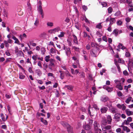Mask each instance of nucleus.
Instances as JSON below:
<instances>
[{"label": "nucleus", "mask_w": 133, "mask_h": 133, "mask_svg": "<svg viewBox=\"0 0 133 133\" xmlns=\"http://www.w3.org/2000/svg\"><path fill=\"white\" fill-rule=\"evenodd\" d=\"M99 52L98 49L96 48H94L92 50V51L91 52V55L94 57H96L98 55Z\"/></svg>", "instance_id": "obj_1"}, {"label": "nucleus", "mask_w": 133, "mask_h": 133, "mask_svg": "<svg viewBox=\"0 0 133 133\" xmlns=\"http://www.w3.org/2000/svg\"><path fill=\"white\" fill-rule=\"evenodd\" d=\"M60 30V28L59 27H57L55 28L52 29L50 30L48 32L50 33H55L56 32H58Z\"/></svg>", "instance_id": "obj_2"}, {"label": "nucleus", "mask_w": 133, "mask_h": 133, "mask_svg": "<svg viewBox=\"0 0 133 133\" xmlns=\"http://www.w3.org/2000/svg\"><path fill=\"white\" fill-rule=\"evenodd\" d=\"M103 88L106 89L108 92H110L113 91V88L112 87H109L106 85L103 86Z\"/></svg>", "instance_id": "obj_3"}, {"label": "nucleus", "mask_w": 133, "mask_h": 133, "mask_svg": "<svg viewBox=\"0 0 133 133\" xmlns=\"http://www.w3.org/2000/svg\"><path fill=\"white\" fill-rule=\"evenodd\" d=\"M128 69L133 67V59H130L128 64Z\"/></svg>", "instance_id": "obj_4"}, {"label": "nucleus", "mask_w": 133, "mask_h": 133, "mask_svg": "<svg viewBox=\"0 0 133 133\" xmlns=\"http://www.w3.org/2000/svg\"><path fill=\"white\" fill-rule=\"evenodd\" d=\"M116 88L120 90H122L123 89V86L121 85V83L118 84H117L115 86Z\"/></svg>", "instance_id": "obj_5"}, {"label": "nucleus", "mask_w": 133, "mask_h": 133, "mask_svg": "<svg viewBox=\"0 0 133 133\" xmlns=\"http://www.w3.org/2000/svg\"><path fill=\"white\" fill-rule=\"evenodd\" d=\"M121 116V114L119 113H117L116 114L115 116V118L116 121L118 122L120 120V117Z\"/></svg>", "instance_id": "obj_6"}, {"label": "nucleus", "mask_w": 133, "mask_h": 133, "mask_svg": "<svg viewBox=\"0 0 133 133\" xmlns=\"http://www.w3.org/2000/svg\"><path fill=\"white\" fill-rule=\"evenodd\" d=\"M121 127H122L123 130L127 132H129L130 131V129L127 126L121 125Z\"/></svg>", "instance_id": "obj_7"}, {"label": "nucleus", "mask_w": 133, "mask_h": 133, "mask_svg": "<svg viewBox=\"0 0 133 133\" xmlns=\"http://www.w3.org/2000/svg\"><path fill=\"white\" fill-rule=\"evenodd\" d=\"M67 131L69 133H72L73 132L72 128L69 125H67Z\"/></svg>", "instance_id": "obj_8"}, {"label": "nucleus", "mask_w": 133, "mask_h": 133, "mask_svg": "<svg viewBox=\"0 0 133 133\" xmlns=\"http://www.w3.org/2000/svg\"><path fill=\"white\" fill-rule=\"evenodd\" d=\"M125 112L128 116H129L133 114V112L130 111L129 109H127L125 110Z\"/></svg>", "instance_id": "obj_9"}, {"label": "nucleus", "mask_w": 133, "mask_h": 133, "mask_svg": "<svg viewBox=\"0 0 133 133\" xmlns=\"http://www.w3.org/2000/svg\"><path fill=\"white\" fill-rule=\"evenodd\" d=\"M16 55L17 57H21L23 56L24 54L22 51L20 50L16 53Z\"/></svg>", "instance_id": "obj_10"}, {"label": "nucleus", "mask_w": 133, "mask_h": 133, "mask_svg": "<svg viewBox=\"0 0 133 133\" xmlns=\"http://www.w3.org/2000/svg\"><path fill=\"white\" fill-rule=\"evenodd\" d=\"M65 51L67 56H69L71 53L70 49L69 48H66Z\"/></svg>", "instance_id": "obj_11"}, {"label": "nucleus", "mask_w": 133, "mask_h": 133, "mask_svg": "<svg viewBox=\"0 0 133 133\" xmlns=\"http://www.w3.org/2000/svg\"><path fill=\"white\" fill-rule=\"evenodd\" d=\"M12 38L15 41L14 43H17L18 44H19V41L18 39L17 38L15 37L14 36H13L12 37Z\"/></svg>", "instance_id": "obj_12"}, {"label": "nucleus", "mask_w": 133, "mask_h": 133, "mask_svg": "<svg viewBox=\"0 0 133 133\" xmlns=\"http://www.w3.org/2000/svg\"><path fill=\"white\" fill-rule=\"evenodd\" d=\"M72 36L74 37L73 41L74 43L78 44V42L77 37L74 35L73 34Z\"/></svg>", "instance_id": "obj_13"}, {"label": "nucleus", "mask_w": 133, "mask_h": 133, "mask_svg": "<svg viewBox=\"0 0 133 133\" xmlns=\"http://www.w3.org/2000/svg\"><path fill=\"white\" fill-rule=\"evenodd\" d=\"M107 119L108 124H110L112 121V119L111 116L109 115L107 117Z\"/></svg>", "instance_id": "obj_14"}, {"label": "nucleus", "mask_w": 133, "mask_h": 133, "mask_svg": "<svg viewBox=\"0 0 133 133\" xmlns=\"http://www.w3.org/2000/svg\"><path fill=\"white\" fill-rule=\"evenodd\" d=\"M108 109L107 107H104L101 109V111L102 113H105L107 111Z\"/></svg>", "instance_id": "obj_15"}, {"label": "nucleus", "mask_w": 133, "mask_h": 133, "mask_svg": "<svg viewBox=\"0 0 133 133\" xmlns=\"http://www.w3.org/2000/svg\"><path fill=\"white\" fill-rule=\"evenodd\" d=\"M26 35L25 33H24L22 35H20L19 36V38L21 40H22L24 38H26Z\"/></svg>", "instance_id": "obj_16"}, {"label": "nucleus", "mask_w": 133, "mask_h": 133, "mask_svg": "<svg viewBox=\"0 0 133 133\" xmlns=\"http://www.w3.org/2000/svg\"><path fill=\"white\" fill-rule=\"evenodd\" d=\"M94 125L95 129L96 130H98V126L96 121L94 122Z\"/></svg>", "instance_id": "obj_17"}, {"label": "nucleus", "mask_w": 133, "mask_h": 133, "mask_svg": "<svg viewBox=\"0 0 133 133\" xmlns=\"http://www.w3.org/2000/svg\"><path fill=\"white\" fill-rule=\"evenodd\" d=\"M119 48H121L123 50H124V49H126V48L123 45V44H122L121 43H119V45H118Z\"/></svg>", "instance_id": "obj_18"}, {"label": "nucleus", "mask_w": 133, "mask_h": 133, "mask_svg": "<svg viewBox=\"0 0 133 133\" xmlns=\"http://www.w3.org/2000/svg\"><path fill=\"white\" fill-rule=\"evenodd\" d=\"M129 122L128 121V120H125L122 123V125H121L124 126L125 124L126 125H128L129 124Z\"/></svg>", "instance_id": "obj_19"}, {"label": "nucleus", "mask_w": 133, "mask_h": 133, "mask_svg": "<svg viewBox=\"0 0 133 133\" xmlns=\"http://www.w3.org/2000/svg\"><path fill=\"white\" fill-rule=\"evenodd\" d=\"M29 42L30 45L33 46H35L37 45V44L34 43L32 41H29Z\"/></svg>", "instance_id": "obj_20"}, {"label": "nucleus", "mask_w": 133, "mask_h": 133, "mask_svg": "<svg viewBox=\"0 0 133 133\" xmlns=\"http://www.w3.org/2000/svg\"><path fill=\"white\" fill-rule=\"evenodd\" d=\"M8 14L7 11L5 9L4 10H3L4 16L7 18L8 17Z\"/></svg>", "instance_id": "obj_21"}, {"label": "nucleus", "mask_w": 133, "mask_h": 133, "mask_svg": "<svg viewBox=\"0 0 133 133\" xmlns=\"http://www.w3.org/2000/svg\"><path fill=\"white\" fill-rule=\"evenodd\" d=\"M132 99V97H129L127 98L125 101V103L127 104H129L130 102Z\"/></svg>", "instance_id": "obj_22"}, {"label": "nucleus", "mask_w": 133, "mask_h": 133, "mask_svg": "<svg viewBox=\"0 0 133 133\" xmlns=\"http://www.w3.org/2000/svg\"><path fill=\"white\" fill-rule=\"evenodd\" d=\"M38 10L39 11L41 15L43 14V10L42 6H39L38 8Z\"/></svg>", "instance_id": "obj_23"}, {"label": "nucleus", "mask_w": 133, "mask_h": 133, "mask_svg": "<svg viewBox=\"0 0 133 133\" xmlns=\"http://www.w3.org/2000/svg\"><path fill=\"white\" fill-rule=\"evenodd\" d=\"M65 87L67 89L70 90L72 91L73 88V87L71 85H68L65 86Z\"/></svg>", "instance_id": "obj_24"}, {"label": "nucleus", "mask_w": 133, "mask_h": 133, "mask_svg": "<svg viewBox=\"0 0 133 133\" xmlns=\"http://www.w3.org/2000/svg\"><path fill=\"white\" fill-rule=\"evenodd\" d=\"M41 121L45 125H47L48 124V122L46 120H45L43 118H41Z\"/></svg>", "instance_id": "obj_25"}, {"label": "nucleus", "mask_w": 133, "mask_h": 133, "mask_svg": "<svg viewBox=\"0 0 133 133\" xmlns=\"http://www.w3.org/2000/svg\"><path fill=\"white\" fill-rule=\"evenodd\" d=\"M50 53L52 54H54L56 53V51L53 48H51L50 50Z\"/></svg>", "instance_id": "obj_26"}, {"label": "nucleus", "mask_w": 133, "mask_h": 133, "mask_svg": "<svg viewBox=\"0 0 133 133\" xmlns=\"http://www.w3.org/2000/svg\"><path fill=\"white\" fill-rule=\"evenodd\" d=\"M118 29H115L114 30L113 33L115 34V36H117L118 34Z\"/></svg>", "instance_id": "obj_27"}, {"label": "nucleus", "mask_w": 133, "mask_h": 133, "mask_svg": "<svg viewBox=\"0 0 133 133\" xmlns=\"http://www.w3.org/2000/svg\"><path fill=\"white\" fill-rule=\"evenodd\" d=\"M47 25L48 26L52 27L54 25L53 23L52 22H48L47 23Z\"/></svg>", "instance_id": "obj_28"}, {"label": "nucleus", "mask_w": 133, "mask_h": 133, "mask_svg": "<svg viewBox=\"0 0 133 133\" xmlns=\"http://www.w3.org/2000/svg\"><path fill=\"white\" fill-rule=\"evenodd\" d=\"M4 43L5 45V46L6 47L8 48L9 46V45L8 44V43L6 41H4Z\"/></svg>", "instance_id": "obj_29"}, {"label": "nucleus", "mask_w": 133, "mask_h": 133, "mask_svg": "<svg viewBox=\"0 0 133 133\" xmlns=\"http://www.w3.org/2000/svg\"><path fill=\"white\" fill-rule=\"evenodd\" d=\"M39 23V21L37 18L36 19L34 23V25L36 26H37Z\"/></svg>", "instance_id": "obj_30"}, {"label": "nucleus", "mask_w": 133, "mask_h": 133, "mask_svg": "<svg viewBox=\"0 0 133 133\" xmlns=\"http://www.w3.org/2000/svg\"><path fill=\"white\" fill-rule=\"evenodd\" d=\"M108 99V97H103L101 98V100L104 102H105Z\"/></svg>", "instance_id": "obj_31"}, {"label": "nucleus", "mask_w": 133, "mask_h": 133, "mask_svg": "<svg viewBox=\"0 0 133 133\" xmlns=\"http://www.w3.org/2000/svg\"><path fill=\"white\" fill-rule=\"evenodd\" d=\"M110 21V24H112L115 22V19L114 18H111Z\"/></svg>", "instance_id": "obj_32"}, {"label": "nucleus", "mask_w": 133, "mask_h": 133, "mask_svg": "<svg viewBox=\"0 0 133 133\" xmlns=\"http://www.w3.org/2000/svg\"><path fill=\"white\" fill-rule=\"evenodd\" d=\"M36 72L39 76H40L42 74V72L39 69H37L36 71Z\"/></svg>", "instance_id": "obj_33"}, {"label": "nucleus", "mask_w": 133, "mask_h": 133, "mask_svg": "<svg viewBox=\"0 0 133 133\" xmlns=\"http://www.w3.org/2000/svg\"><path fill=\"white\" fill-rule=\"evenodd\" d=\"M76 63H77L76 65L74 64L72 65V66L74 68H77V65H79L78 61H77Z\"/></svg>", "instance_id": "obj_34"}, {"label": "nucleus", "mask_w": 133, "mask_h": 133, "mask_svg": "<svg viewBox=\"0 0 133 133\" xmlns=\"http://www.w3.org/2000/svg\"><path fill=\"white\" fill-rule=\"evenodd\" d=\"M25 77V76L23 75L22 73L19 74V78L21 79H23Z\"/></svg>", "instance_id": "obj_35"}, {"label": "nucleus", "mask_w": 133, "mask_h": 133, "mask_svg": "<svg viewBox=\"0 0 133 133\" xmlns=\"http://www.w3.org/2000/svg\"><path fill=\"white\" fill-rule=\"evenodd\" d=\"M61 124L63 126L66 127H67V125H68L66 123L63 121H62L61 122Z\"/></svg>", "instance_id": "obj_36"}, {"label": "nucleus", "mask_w": 133, "mask_h": 133, "mask_svg": "<svg viewBox=\"0 0 133 133\" xmlns=\"http://www.w3.org/2000/svg\"><path fill=\"white\" fill-rule=\"evenodd\" d=\"M50 57L49 56H46L45 58V61L47 62H48L49 60V59L50 58Z\"/></svg>", "instance_id": "obj_37"}, {"label": "nucleus", "mask_w": 133, "mask_h": 133, "mask_svg": "<svg viewBox=\"0 0 133 133\" xmlns=\"http://www.w3.org/2000/svg\"><path fill=\"white\" fill-rule=\"evenodd\" d=\"M65 33L63 32H61L60 34L58 35V37H61L64 36Z\"/></svg>", "instance_id": "obj_38"}, {"label": "nucleus", "mask_w": 133, "mask_h": 133, "mask_svg": "<svg viewBox=\"0 0 133 133\" xmlns=\"http://www.w3.org/2000/svg\"><path fill=\"white\" fill-rule=\"evenodd\" d=\"M41 51L42 54H45V48H41Z\"/></svg>", "instance_id": "obj_39"}, {"label": "nucleus", "mask_w": 133, "mask_h": 133, "mask_svg": "<svg viewBox=\"0 0 133 133\" xmlns=\"http://www.w3.org/2000/svg\"><path fill=\"white\" fill-rule=\"evenodd\" d=\"M1 119L3 121H4L6 120V119H5V118H4V116L3 114H1Z\"/></svg>", "instance_id": "obj_40"}, {"label": "nucleus", "mask_w": 133, "mask_h": 133, "mask_svg": "<svg viewBox=\"0 0 133 133\" xmlns=\"http://www.w3.org/2000/svg\"><path fill=\"white\" fill-rule=\"evenodd\" d=\"M90 128V126L88 125H86L84 127V128L86 130H89Z\"/></svg>", "instance_id": "obj_41"}, {"label": "nucleus", "mask_w": 133, "mask_h": 133, "mask_svg": "<svg viewBox=\"0 0 133 133\" xmlns=\"http://www.w3.org/2000/svg\"><path fill=\"white\" fill-rule=\"evenodd\" d=\"M32 58L34 60L36 61L37 58V55H34L32 56Z\"/></svg>", "instance_id": "obj_42"}, {"label": "nucleus", "mask_w": 133, "mask_h": 133, "mask_svg": "<svg viewBox=\"0 0 133 133\" xmlns=\"http://www.w3.org/2000/svg\"><path fill=\"white\" fill-rule=\"evenodd\" d=\"M121 12L119 11H117L115 14V15L117 16H118L120 15Z\"/></svg>", "instance_id": "obj_43"}, {"label": "nucleus", "mask_w": 133, "mask_h": 133, "mask_svg": "<svg viewBox=\"0 0 133 133\" xmlns=\"http://www.w3.org/2000/svg\"><path fill=\"white\" fill-rule=\"evenodd\" d=\"M125 56L127 57H129L130 56V55L129 52L127 51L126 52Z\"/></svg>", "instance_id": "obj_44"}, {"label": "nucleus", "mask_w": 133, "mask_h": 133, "mask_svg": "<svg viewBox=\"0 0 133 133\" xmlns=\"http://www.w3.org/2000/svg\"><path fill=\"white\" fill-rule=\"evenodd\" d=\"M117 94L118 96L119 97H121L122 96V94L121 92L120 91H119L117 92Z\"/></svg>", "instance_id": "obj_45"}, {"label": "nucleus", "mask_w": 133, "mask_h": 133, "mask_svg": "<svg viewBox=\"0 0 133 133\" xmlns=\"http://www.w3.org/2000/svg\"><path fill=\"white\" fill-rule=\"evenodd\" d=\"M20 50H18V49L17 46H16L15 47V53H17V52H18Z\"/></svg>", "instance_id": "obj_46"}, {"label": "nucleus", "mask_w": 133, "mask_h": 133, "mask_svg": "<svg viewBox=\"0 0 133 133\" xmlns=\"http://www.w3.org/2000/svg\"><path fill=\"white\" fill-rule=\"evenodd\" d=\"M20 50H18V49L17 46H16L15 47V53H17V52H18Z\"/></svg>", "instance_id": "obj_47"}, {"label": "nucleus", "mask_w": 133, "mask_h": 133, "mask_svg": "<svg viewBox=\"0 0 133 133\" xmlns=\"http://www.w3.org/2000/svg\"><path fill=\"white\" fill-rule=\"evenodd\" d=\"M101 4L103 7H105L107 5V3L105 2H102L101 3Z\"/></svg>", "instance_id": "obj_48"}, {"label": "nucleus", "mask_w": 133, "mask_h": 133, "mask_svg": "<svg viewBox=\"0 0 133 133\" xmlns=\"http://www.w3.org/2000/svg\"><path fill=\"white\" fill-rule=\"evenodd\" d=\"M108 12L109 13H111L112 12V8L111 7H109L108 9Z\"/></svg>", "instance_id": "obj_49"}, {"label": "nucleus", "mask_w": 133, "mask_h": 133, "mask_svg": "<svg viewBox=\"0 0 133 133\" xmlns=\"http://www.w3.org/2000/svg\"><path fill=\"white\" fill-rule=\"evenodd\" d=\"M38 65L41 68H42V62L40 61H39L38 62Z\"/></svg>", "instance_id": "obj_50"}, {"label": "nucleus", "mask_w": 133, "mask_h": 133, "mask_svg": "<svg viewBox=\"0 0 133 133\" xmlns=\"http://www.w3.org/2000/svg\"><path fill=\"white\" fill-rule=\"evenodd\" d=\"M82 8L85 11L87 9V7L86 6L84 5H83L82 6Z\"/></svg>", "instance_id": "obj_51"}, {"label": "nucleus", "mask_w": 133, "mask_h": 133, "mask_svg": "<svg viewBox=\"0 0 133 133\" xmlns=\"http://www.w3.org/2000/svg\"><path fill=\"white\" fill-rule=\"evenodd\" d=\"M102 39L104 41L107 42L108 41L107 37L105 36H104L102 37Z\"/></svg>", "instance_id": "obj_52"}, {"label": "nucleus", "mask_w": 133, "mask_h": 133, "mask_svg": "<svg viewBox=\"0 0 133 133\" xmlns=\"http://www.w3.org/2000/svg\"><path fill=\"white\" fill-rule=\"evenodd\" d=\"M97 28L99 29H101L102 28V26L101 25V23L98 24L97 26Z\"/></svg>", "instance_id": "obj_53"}, {"label": "nucleus", "mask_w": 133, "mask_h": 133, "mask_svg": "<svg viewBox=\"0 0 133 133\" xmlns=\"http://www.w3.org/2000/svg\"><path fill=\"white\" fill-rule=\"evenodd\" d=\"M111 128V126L110 125H107L105 127V129L107 130L110 129Z\"/></svg>", "instance_id": "obj_54"}, {"label": "nucleus", "mask_w": 133, "mask_h": 133, "mask_svg": "<svg viewBox=\"0 0 133 133\" xmlns=\"http://www.w3.org/2000/svg\"><path fill=\"white\" fill-rule=\"evenodd\" d=\"M114 82L115 83L116 85L117 84H118L119 83H120V81L118 79L115 80L114 81Z\"/></svg>", "instance_id": "obj_55"}, {"label": "nucleus", "mask_w": 133, "mask_h": 133, "mask_svg": "<svg viewBox=\"0 0 133 133\" xmlns=\"http://www.w3.org/2000/svg\"><path fill=\"white\" fill-rule=\"evenodd\" d=\"M59 72L61 73L60 75V77H61V78L62 79H63V74L62 72V71H59Z\"/></svg>", "instance_id": "obj_56"}, {"label": "nucleus", "mask_w": 133, "mask_h": 133, "mask_svg": "<svg viewBox=\"0 0 133 133\" xmlns=\"http://www.w3.org/2000/svg\"><path fill=\"white\" fill-rule=\"evenodd\" d=\"M123 74L124 75L126 76H127L128 75V73L127 71L125 70L123 72Z\"/></svg>", "instance_id": "obj_57"}, {"label": "nucleus", "mask_w": 133, "mask_h": 133, "mask_svg": "<svg viewBox=\"0 0 133 133\" xmlns=\"http://www.w3.org/2000/svg\"><path fill=\"white\" fill-rule=\"evenodd\" d=\"M127 120L129 122H131L132 121V118L131 117H129L128 118Z\"/></svg>", "instance_id": "obj_58"}, {"label": "nucleus", "mask_w": 133, "mask_h": 133, "mask_svg": "<svg viewBox=\"0 0 133 133\" xmlns=\"http://www.w3.org/2000/svg\"><path fill=\"white\" fill-rule=\"evenodd\" d=\"M105 71V70L104 69H102V70L100 71V73L101 75H102L103 74V73H104Z\"/></svg>", "instance_id": "obj_59"}, {"label": "nucleus", "mask_w": 133, "mask_h": 133, "mask_svg": "<svg viewBox=\"0 0 133 133\" xmlns=\"http://www.w3.org/2000/svg\"><path fill=\"white\" fill-rule=\"evenodd\" d=\"M127 82L128 83H131L132 82V81L131 79L130 78L128 79L127 81Z\"/></svg>", "instance_id": "obj_60"}, {"label": "nucleus", "mask_w": 133, "mask_h": 133, "mask_svg": "<svg viewBox=\"0 0 133 133\" xmlns=\"http://www.w3.org/2000/svg\"><path fill=\"white\" fill-rule=\"evenodd\" d=\"M82 20H84L85 21L87 22H88V19L86 18V17L85 16H83V19H82Z\"/></svg>", "instance_id": "obj_61"}, {"label": "nucleus", "mask_w": 133, "mask_h": 133, "mask_svg": "<svg viewBox=\"0 0 133 133\" xmlns=\"http://www.w3.org/2000/svg\"><path fill=\"white\" fill-rule=\"evenodd\" d=\"M93 108L99 110V109L98 108L97 106L95 104H94L93 105Z\"/></svg>", "instance_id": "obj_62"}, {"label": "nucleus", "mask_w": 133, "mask_h": 133, "mask_svg": "<svg viewBox=\"0 0 133 133\" xmlns=\"http://www.w3.org/2000/svg\"><path fill=\"white\" fill-rule=\"evenodd\" d=\"M122 22L121 21H119L117 22V24L118 25H121L122 24Z\"/></svg>", "instance_id": "obj_63"}, {"label": "nucleus", "mask_w": 133, "mask_h": 133, "mask_svg": "<svg viewBox=\"0 0 133 133\" xmlns=\"http://www.w3.org/2000/svg\"><path fill=\"white\" fill-rule=\"evenodd\" d=\"M37 81L40 84H42L43 83V82L41 80L37 79Z\"/></svg>", "instance_id": "obj_64"}]
</instances>
